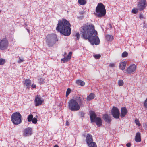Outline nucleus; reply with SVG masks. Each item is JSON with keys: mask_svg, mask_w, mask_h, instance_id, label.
Returning <instances> with one entry per match:
<instances>
[{"mask_svg": "<svg viewBox=\"0 0 147 147\" xmlns=\"http://www.w3.org/2000/svg\"><path fill=\"white\" fill-rule=\"evenodd\" d=\"M135 122L136 125H137L138 126H140V123L139 120L137 119H136L135 120Z\"/></svg>", "mask_w": 147, "mask_h": 147, "instance_id": "32", "label": "nucleus"}, {"mask_svg": "<svg viewBox=\"0 0 147 147\" xmlns=\"http://www.w3.org/2000/svg\"><path fill=\"white\" fill-rule=\"evenodd\" d=\"M1 11L0 10V13L1 12Z\"/></svg>", "mask_w": 147, "mask_h": 147, "instance_id": "52", "label": "nucleus"}, {"mask_svg": "<svg viewBox=\"0 0 147 147\" xmlns=\"http://www.w3.org/2000/svg\"><path fill=\"white\" fill-rule=\"evenodd\" d=\"M81 14H83V13H82V12H81Z\"/></svg>", "mask_w": 147, "mask_h": 147, "instance_id": "49", "label": "nucleus"}, {"mask_svg": "<svg viewBox=\"0 0 147 147\" xmlns=\"http://www.w3.org/2000/svg\"><path fill=\"white\" fill-rule=\"evenodd\" d=\"M75 36L76 37V39L78 40L80 38V34L79 33H77L76 34Z\"/></svg>", "mask_w": 147, "mask_h": 147, "instance_id": "36", "label": "nucleus"}, {"mask_svg": "<svg viewBox=\"0 0 147 147\" xmlns=\"http://www.w3.org/2000/svg\"><path fill=\"white\" fill-rule=\"evenodd\" d=\"M80 32L83 38L88 39L92 45H97L100 43V40L97 36V32L95 30L94 26L92 24H90L82 27Z\"/></svg>", "mask_w": 147, "mask_h": 147, "instance_id": "1", "label": "nucleus"}, {"mask_svg": "<svg viewBox=\"0 0 147 147\" xmlns=\"http://www.w3.org/2000/svg\"><path fill=\"white\" fill-rule=\"evenodd\" d=\"M8 45V41L5 38H3L0 40V49L1 50L6 49Z\"/></svg>", "mask_w": 147, "mask_h": 147, "instance_id": "8", "label": "nucleus"}, {"mask_svg": "<svg viewBox=\"0 0 147 147\" xmlns=\"http://www.w3.org/2000/svg\"><path fill=\"white\" fill-rule=\"evenodd\" d=\"M31 121L33 123L36 124L37 123V119L36 118H33Z\"/></svg>", "mask_w": 147, "mask_h": 147, "instance_id": "35", "label": "nucleus"}, {"mask_svg": "<svg viewBox=\"0 0 147 147\" xmlns=\"http://www.w3.org/2000/svg\"><path fill=\"white\" fill-rule=\"evenodd\" d=\"M31 86L33 88H35L36 87V85L34 84H32V85H31Z\"/></svg>", "mask_w": 147, "mask_h": 147, "instance_id": "42", "label": "nucleus"}, {"mask_svg": "<svg viewBox=\"0 0 147 147\" xmlns=\"http://www.w3.org/2000/svg\"><path fill=\"white\" fill-rule=\"evenodd\" d=\"M76 83L78 85L83 86L85 85V82L80 80H78L76 81Z\"/></svg>", "mask_w": 147, "mask_h": 147, "instance_id": "23", "label": "nucleus"}, {"mask_svg": "<svg viewBox=\"0 0 147 147\" xmlns=\"http://www.w3.org/2000/svg\"><path fill=\"white\" fill-rule=\"evenodd\" d=\"M144 128L146 130H147V123H145L143 125Z\"/></svg>", "mask_w": 147, "mask_h": 147, "instance_id": "40", "label": "nucleus"}, {"mask_svg": "<svg viewBox=\"0 0 147 147\" xmlns=\"http://www.w3.org/2000/svg\"><path fill=\"white\" fill-rule=\"evenodd\" d=\"M95 97V95L93 93H91L87 97L86 100L87 101H90L93 99Z\"/></svg>", "mask_w": 147, "mask_h": 147, "instance_id": "21", "label": "nucleus"}, {"mask_svg": "<svg viewBox=\"0 0 147 147\" xmlns=\"http://www.w3.org/2000/svg\"><path fill=\"white\" fill-rule=\"evenodd\" d=\"M104 119L106 122L109 123L111 121L110 117L107 114H105L104 115Z\"/></svg>", "mask_w": 147, "mask_h": 147, "instance_id": "19", "label": "nucleus"}, {"mask_svg": "<svg viewBox=\"0 0 147 147\" xmlns=\"http://www.w3.org/2000/svg\"><path fill=\"white\" fill-rule=\"evenodd\" d=\"M136 66L135 64H133L127 67L126 69V73L127 74H133L136 71Z\"/></svg>", "mask_w": 147, "mask_h": 147, "instance_id": "11", "label": "nucleus"}, {"mask_svg": "<svg viewBox=\"0 0 147 147\" xmlns=\"http://www.w3.org/2000/svg\"><path fill=\"white\" fill-rule=\"evenodd\" d=\"M146 42H147V40H146Z\"/></svg>", "mask_w": 147, "mask_h": 147, "instance_id": "53", "label": "nucleus"}, {"mask_svg": "<svg viewBox=\"0 0 147 147\" xmlns=\"http://www.w3.org/2000/svg\"><path fill=\"white\" fill-rule=\"evenodd\" d=\"M105 37L107 40L109 41H111L113 39V37L111 35H106Z\"/></svg>", "mask_w": 147, "mask_h": 147, "instance_id": "22", "label": "nucleus"}, {"mask_svg": "<svg viewBox=\"0 0 147 147\" xmlns=\"http://www.w3.org/2000/svg\"><path fill=\"white\" fill-rule=\"evenodd\" d=\"M44 101V100L39 96L37 95L35 98L34 102L36 106L41 105Z\"/></svg>", "mask_w": 147, "mask_h": 147, "instance_id": "13", "label": "nucleus"}, {"mask_svg": "<svg viewBox=\"0 0 147 147\" xmlns=\"http://www.w3.org/2000/svg\"><path fill=\"white\" fill-rule=\"evenodd\" d=\"M147 5L146 0H140L138 3L137 7L139 10L142 11L145 9Z\"/></svg>", "mask_w": 147, "mask_h": 147, "instance_id": "9", "label": "nucleus"}, {"mask_svg": "<svg viewBox=\"0 0 147 147\" xmlns=\"http://www.w3.org/2000/svg\"><path fill=\"white\" fill-rule=\"evenodd\" d=\"M142 15H140V18H141V17H142Z\"/></svg>", "mask_w": 147, "mask_h": 147, "instance_id": "48", "label": "nucleus"}, {"mask_svg": "<svg viewBox=\"0 0 147 147\" xmlns=\"http://www.w3.org/2000/svg\"><path fill=\"white\" fill-rule=\"evenodd\" d=\"M126 63L125 61L121 63L119 65L120 68L123 70H124L126 66Z\"/></svg>", "mask_w": 147, "mask_h": 147, "instance_id": "20", "label": "nucleus"}, {"mask_svg": "<svg viewBox=\"0 0 147 147\" xmlns=\"http://www.w3.org/2000/svg\"><path fill=\"white\" fill-rule=\"evenodd\" d=\"M54 147H59L57 145H56L54 146Z\"/></svg>", "mask_w": 147, "mask_h": 147, "instance_id": "47", "label": "nucleus"}, {"mask_svg": "<svg viewBox=\"0 0 147 147\" xmlns=\"http://www.w3.org/2000/svg\"><path fill=\"white\" fill-rule=\"evenodd\" d=\"M81 14H83V13H82V12H81Z\"/></svg>", "mask_w": 147, "mask_h": 147, "instance_id": "50", "label": "nucleus"}, {"mask_svg": "<svg viewBox=\"0 0 147 147\" xmlns=\"http://www.w3.org/2000/svg\"><path fill=\"white\" fill-rule=\"evenodd\" d=\"M118 84L120 86H123L124 84V82L122 80H119L118 81Z\"/></svg>", "mask_w": 147, "mask_h": 147, "instance_id": "27", "label": "nucleus"}, {"mask_svg": "<svg viewBox=\"0 0 147 147\" xmlns=\"http://www.w3.org/2000/svg\"><path fill=\"white\" fill-rule=\"evenodd\" d=\"M128 53L127 52L125 51L123 52L122 54V56L123 57H127L128 55Z\"/></svg>", "mask_w": 147, "mask_h": 147, "instance_id": "31", "label": "nucleus"}, {"mask_svg": "<svg viewBox=\"0 0 147 147\" xmlns=\"http://www.w3.org/2000/svg\"><path fill=\"white\" fill-rule=\"evenodd\" d=\"M76 100L77 101L80 106H83L84 103V100L83 98L77 97L76 98Z\"/></svg>", "mask_w": 147, "mask_h": 147, "instance_id": "17", "label": "nucleus"}, {"mask_svg": "<svg viewBox=\"0 0 147 147\" xmlns=\"http://www.w3.org/2000/svg\"><path fill=\"white\" fill-rule=\"evenodd\" d=\"M138 12V10L136 9H133L132 10V12L134 14Z\"/></svg>", "mask_w": 147, "mask_h": 147, "instance_id": "39", "label": "nucleus"}, {"mask_svg": "<svg viewBox=\"0 0 147 147\" xmlns=\"http://www.w3.org/2000/svg\"><path fill=\"white\" fill-rule=\"evenodd\" d=\"M61 60L64 63L68 61L66 57L63 58L61 59Z\"/></svg>", "mask_w": 147, "mask_h": 147, "instance_id": "37", "label": "nucleus"}, {"mask_svg": "<svg viewBox=\"0 0 147 147\" xmlns=\"http://www.w3.org/2000/svg\"><path fill=\"white\" fill-rule=\"evenodd\" d=\"M131 146V144L130 143H128L126 144V146L127 147H130Z\"/></svg>", "mask_w": 147, "mask_h": 147, "instance_id": "45", "label": "nucleus"}, {"mask_svg": "<svg viewBox=\"0 0 147 147\" xmlns=\"http://www.w3.org/2000/svg\"><path fill=\"white\" fill-rule=\"evenodd\" d=\"M71 92V90L70 88L67 89L66 92V97H67Z\"/></svg>", "mask_w": 147, "mask_h": 147, "instance_id": "28", "label": "nucleus"}, {"mask_svg": "<svg viewBox=\"0 0 147 147\" xmlns=\"http://www.w3.org/2000/svg\"><path fill=\"white\" fill-rule=\"evenodd\" d=\"M127 109L125 107L121 108V112L120 114V116L123 118L127 114Z\"/></svg>", "mask_w": 147, "mask_h": 147, "instance_id": "16", "label": "nucleus"}, {"mask_svg": "<svg viewBox=\"0 0 147 147\" xmlns=\"http://www.w3.org/2000/svg\"><path fill=\"white\" fill-rule=\"evenodd\" d=\"M94 57L96 59H99L100 58L101 55L100 54H96L94 55Z\"/></svg>", "mask_w": 147, "mask_h": 147, "instance_id": "33", "label": "nucleus"}, {"mask_svg": "<svg viewBox=\"0 0 147 147\" xmlns=\"http://www.w3.org/2000/svg\"><path fill=\"white\" fill-rule=\"evenodd\" d=\"M72 55V52H69L68 55L66 57L67 59L68 60L70 59L71 58V57Z\"/></svg>", "mask_w": 147, "mask_h": 147, "instance_id": "30", "label": "nucleus"}, {"mask_svg": "<svg viewBox=\"0 0 147 147\" xmlns=\"http://www.w3.org/2000/svg\"><path fill=\"white\" fill-rule=\"evenodd\" d=\"M94 15L98 18L104 16L106 13V10L104 5L101 3H99L96 7Z\"/></svg>", "mask_w": 147, "mask_h": 147, "instance_id": "3", "label": "nucleus"}, {"mask_svg": "<svg viewBox=\"0 0 147 147\" xmlns=\"http://www.w3.org/2000/svg\"><path fill=\"white\" fill-rule=\"evenodd\" d=\"M86 141L87 144L90 142H93V140L92 136L90 134H88L86 136Z\"/></svg>", "mask_w": 147, "mask_h": 147, "instance_id": "15", "label": "nucleus"}, {"mask_svg": "<svg viewBox=\"0 0 147 147\" xmlns=\"http://www.w3.org/2000/svg\"><path fill=\"white\" fill-rule=\"evenodd\" d=\"M33 118V116L32 114H30L28 116L27 119L28 122H31Z\"/></svg>", "mask_w": 147, "mask_h": 147, "instance_id": "26", "label": "nucleus"}, {"mask_svg": "<svg viewBox=\"0 0 147 147\" xmlns=\"http://www.w3.org/2000/svg\"><path fill=\"white\" fill-rule=\"evenodd\" d=\"M23 84L26 87L27 89H29L31 84V80L29 79H26L23 81Z\"/></svg>", "mask_w": 147, "mask_h": 147, "instance_id": "14", "label": "nucleus"}, {"mask_svg": "<svg viewBox=\"0 0 147 147\" xmlns=\"http://www.w3.org/2000/svg\"><path fill=\"white\" fill-rule=\"evenodd\" d=\"M44 79L41 78H40L39 80V82L41 84H42L44 82Z\"/></svg>", "mask_w": 147, "mask_h": 147, "instance_id": "38", "label": "nucleus"}, {"mask_svg": "<svg viewBox=\"0 0 147 147\" xmlns=\"http://www.w3.org/2000/svg\"><path fill=\"white\" fill-rule=\"evenodd\" d=\"M69 109L72 111L79 110L80 109V106L76 100L74 99H71L68 102Z\"/></svg>", "mask_w": 147, "mask_h": 147, "instance_id": "6", "label": "nucleus"}, {"mask_svg": "<svg viewBox=\"0 0 147 147\" xmlns=\"http://www.w3.org/2000/svg\"><path fill=\"white\" fill-rule=\"evenodd\" d=\"M90 113L91 122H95L96 125L98 126L101 125L102 122L101 118L99 117H96V115L93 111H90Z\"/></svg>", "mask_w": 147, "mask_h": 147, "instance_id": "7", "label": "nucleus"}, {"mask_svg": "<svg viewBox=\"0 0 147 147\" xmlns=\"http://www.w3.org/2000/svg\"><path fill=\"white\" fill-rule=\"evenodd\" d=\"M5 62V60L2 59H0V65H3Z\"/></svg>", "mask_w": 147, "mask_h": 147, "instance_id": "29", "label": "nucleus"}, {"mask_svg": "<svg viewBox=\"0 0 147 147\" xmlns=\"http://www.w3.org/2000/svg\"><path fill=\"white\" fill-rule=\"evenodd\" d=\"M88 145L89 147H97V145L96 143L93 142L90 143Z\"/></svg>", "mask_w": 147, "mask_h": 147, "instance_id": "24", "label": "nucleus"}, {"mask_svg": "<svg viewBox=\"0 0 147 147\" xmlns=\"http://www.w3.org/2000/svg\"><path fill=\"white\" fill-rule=\"evenodd\" d=\"M115 64L114 63H110L109 64V67H113L114 66Z\"/></svg>", "mask_w": 147, "mask_h": 147, "instance_id": "43", "label": "nucleus"}, {"mask_svg": "<svg viewBox=\"0 0 147 147\" xmlns=\"http://www.w3.org/2000/svg\"><path fill=\"white\" fill-rule=\"evenodd\" d=\"M70 26L69 21L65 19H62L59 21L56 30L63 35L68 36L71 34Z\"/></svg>", "mask_w": 147, "mask_h": 147, "instance_id": "2", "label": "nucleus"}, {"mask_svg": "<svg viewBox=\"0 0 147 147\" xmlns=\"http://www.w3.org/2000/svg\"><path fill=\"white\" fill-rule=\"evenodd\" d=\"M84 113L83 112H81L80 115L81 117H83L84 116Z\"/></svg>", "mask_w": 147, "mask_h": 147, "instance_id": "44", "label": "nucleus"}, {"mask_svg": "<svg viewBox=\"0 0 147 147\" xmlns=\"http://www.w3.org/2000/svg\"><path fill=\"white\" fill-rule=\"evenodd\" d=\"M32 134V129L31 128L28 127L25 128L23 131V136L26 137L31 135Z\"/></svg>", "mask_w": 147, "mask_h": 147, "instance_id": "12", "label": "nucleus"}, {"mask_svg": "<svg viewBox=\"0 0 147 147\" xmlns=\"http://www.w3.org/2000/svg\"><path fill=\"white\" fill-rule=\"evenodd\" d=\"M112 115L113 117L116 119L119 118L120 116L119 111L118 109L115 107H113L112 109Z\"/></svg>", "mask_w": 147, "mask_h": 147, "instance_id": "10", "label": "nucleus"}, {"mask_svg": "<svg viewBox=\"0 0 147 147\" xmlns=\"http://www.w3.org/2000/svg\"><path fill=\"white\" fill-rule=\"evenodd\" d=\"M78 3L81 5H84L86 3V1L85 0H78Z\"/></svg>", "mask_w": 147, "mask_h": 147, "instance_id": "25", "label": "nucleus"}, {"mask_svg": "<svg viewBox=\"0 0 147 147\" xmlns=\"http://www.w3.org/2000/svg\"><path fill=\"white\" fill-rule=\"evenodd\" d=\"M144 105L145 108H147V98L144 102Z\"/></svg>", "mask_w": 147, "mask_h": 147, "instance_id": "41", "label": "nucleus"}, {"mask_svg": "<svg viewBox=\"0 0 147 147\" xmlns=\"http://www.w3.org/2000/svg\"><path fill=\"white\" fill-rule=\"evenodd\" d=\"M66 124L67 125H69V123L68 121H66Z\"/></svg>", "mask_w": 147, "mask_h": 147, "instance_id": "46", "label": "nucleus"}, {"mask_svg": "<svg viewBox=\"0 0 147 147\" xmlns=\"http://www.w3.org/2000/svg\"><path fill=\"white\" fill-rule=\"evenodd\" d=\"M135 141L137 142H140L141 141V134L139 132L136 133L135 139Z\"/></svg>", "mask_w": 147, "mask_h": 147, "instance_id": "18", "label": "nucleus"}, {"mask_svg": "<svg viewBox=\"0 0 147 147\" xmlns=\"http://www.w3.org/2000/svg\"><path fill=\"white\" fill-rule=\"evenodd\" d=\"M11 119L13 123L16 125L20 124L22 122V116L19 112H16L13 114Z\"/></svg>", "mask_w": 147, "mask_h": 147, "instance_id": "5", "label": "nucleus"}, {"mask_svg": "<svg viewBox=\"0 0 147 147\" xmlns=\"http://www.w3.org/2000/svg\"><path fill=\"white\" fill-rule=\"evenodd\" d=\"M81 14H83V13H82V12H81Z\"/></svg>", "mask_w": 147, "mask_h": 147, "instance_id": "51", "label": "nucleus"}, {"mask_svg": "<svg viewBox=\"0 0 147 147\" xmlns=\"http://www.w3.org/2000/svg\"><path fill=\"white\" fill-rule=\"evenodd\" d=\"M24 61V59L23 58H21L20 57L19 58V60L17 62L18 63H20Z\"/></svg>", "mask_w": 147, "mask_h": 147, "instance_id": "34", "label": "nucleus"}, {"mask_svg": "<svg viewBox=\"0 0 147 147\" xmlns=\"http://www.w3.org/2000/svg\"><path fill=\"white\" fill-rule=\"evenodd\" d=\"M46 42L49 47L53 46L58 41L57 36L55 34H51L48 35L46 37Z\"/></svg>", "mask_w": 147, "mask_h": 147, "instance_id": "4", "label": "nucleus"}]
</instances>
